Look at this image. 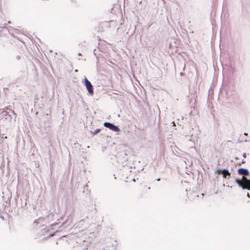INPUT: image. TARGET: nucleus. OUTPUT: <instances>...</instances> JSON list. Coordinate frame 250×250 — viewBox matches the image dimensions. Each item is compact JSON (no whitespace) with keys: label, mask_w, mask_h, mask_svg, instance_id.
<instances>
[{"label":"nucleus","mask_w":250,"mask_h":250,"mask_svg":"<svg viewBox=\"0 0 250 250\" xmlns=\"http://www.w3.org/2000/svg\"><path fill=\"white\" fill-rule=\"evenodd\" d=\"M236 182L243 189L250 190V180L248 179L245 176L242 177V180L236 179Z\"/></svg>","instance_id":"f257e3e1"},{"label":"nucleus","mask_w":250,"mask_h":250,"mask_svg":"<svg viewBox=\"0 0 250 250\" xmlns=\"http://www.w3.org/2000/svg\"><path fill=\"white\" fill-rule=\"evenodd\" d=\"M12 117L7 111H3L0 114V123L6 124L11 121Z\"/></svg>","instance_id":"f03ea898"},{"label":"nucleus","mask_w":250,"mask_h":250,"mask_svg":"<svg viewBox=\"0 0 250 250\" xmlns=\"http://www.w3.org/2000/svg\"><path fill=\"white\" fill-rule=\"evenodd\" d=\"M84 81H85L84 84H85L89 94L91 96H93L94 94L93 85L91 84V83L87 79H85Z\"/></svg>","instance_id":"7ed1b4c3"},{"label":"nucleus","mask_w":250,"mask_h":250,"mask_svg":"<svg viewBox=\"0 0 250 250\" xmlns=\"http://www.w3.org/2000/svg\"><path fill=\"white\" fill-rule=\"evenodd\" d=\"M104 125L114 131L118 132L120 131V129L117 126L110 123L105 122L104 124Z\"/></svg>","instance_id":"20e7f679"},{"label":"nucleus","mask_w":250,"mask_h":250,"mask_svg":"<svg viewBox=\"0 0 250 250\" xmlns=\"http://www.w3.org/2000/svg\"><path fill=\"white\" fill-rule=\"evenodd\" d=\"M238 173L239 175H244V176H248L249 175V171L243 168H239L238 170Z\"/></svg>","instance_id":"39448f33"},{"label":"nucleus","mask_w":250,"mask_h":250,"mask_svg":"<svg viewBox=\"0 0 250 250\" xmlns=\"http://www.w3.org/2000/svg\"><path fill=\"white\" fill-rule=\"evenodd\" d=\"M222 174L223 175V177L225 178H227L228 176L229 177L230 176V173L227 169L222 170Z\"/></svg>","instance_id":"423d86ee"},{"label":"nucleus","mask_w":250,"mask_h":250,"mask_svg":"<svg viewBox=\"0 0 250 250\" xmlns=\"http://www.w3.org/2000/svg\"><path fill=\"white\" fill-rule=\"evenodd\" d=\"M222 170H217L216 173H217L218 174H220L221 173H222Z\"/></svg>","instance_id":"0eeeda50"},{"label":"nucleus","mask_w":250,"mask_h":250,"mask_svg":"<svg viewBox=\"0 0 250 250\" xmlns=\"http://www.w3.org/2000/svg\"><path fill=\"white\" fill-rule=\"evenodd\" d=\"M100 131V129H96V130L95 131V132H94V134H97L98 132H99Z\"/></svg>","instance_id":"6e6552de"},{"label":"nucleus","mask_w":250,"mask_h":250,"mask_svg":"<svg viewBox=\"0 0 250 250\" xmlns=\"http://www.w3.org/2000/svg\"><path fill=\"white\" fill-rule=\"evenodd\" d=\"M172 124H173V126H175V123H174V122H172Z\"/></svg>","instance_id":"1a4fd4ad"},{"label":"nucleus","mask_w":250,"mask_h":250,"mask_svg":"<svg viewBox=\"0 0 250 250\" xmlns=\"http://www.w3.org/2000/svg\"><path fill=\"white\" fill-rule=\"evenodd\" d=\"M248 196L249 197H250V195H249V193H248Z\"/></svg>","instance_id":"9d476101"},{"label":"nucleus","mask_w":250,"mask_h":250,"mask_svg":"<svg viewBox=\"0 0 250 250\" xmlns=\"http://www.w3.org/2000/svg\"><path fill=\"white\" fill-rule=\"evenodd\" d=\"M147 188H148V189H150V187H147Z\"/></svg>","instance_id":"9b49d317"},{"label":"nucleus","mask_w":250,"mask_h":250,"mask_svg":"<svg viewBox=\"0 0 250 250\" xmlns=\"http://www.w3.org/2000/svg\"><path fill=\"white\" fill-rule=\"evenodd\" d=\"M4 30H7V29L6 28H4Z\"/></svg>","instance_id":"f8f14e48"}]
</instances>
